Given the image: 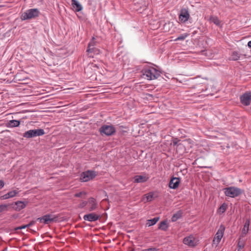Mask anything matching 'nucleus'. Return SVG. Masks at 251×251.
Returning a JSON list of instances; mask_svg holds the SVG:
<instances>
[{
	"label": "nucleus",
	"instance_id": "nucleus-30",
	"mask_svg": "<svg viewBox=\"0 0 251 251\" xmlns=\"http://www.w3.org/2000/svg\"><path fill=\"white\" fill-rule=\"evenodd\" d=\"M7 208V205L1 204L0 205V213L5 211Z\"/></svg>",
	"mask_w": 251,
	"mask_h": 251
},
{
	"label": "nucleus",
	"instance_id": "nucleus-31",
	"mask_svg": "<svg viewBox=\"0 0 251 251\" xmlns=\"http://www.w3.org/2000/svg\"><path fill=\"white\" fill-rule=\"evenodd\" d=\"M87 201H83L79 204L78 207L80 208H83L86 206L87 207Z\"/></svg>",
	"mask_w": 251,
	"mask_h": 251
},
{
	"label": "nucleus",
	"instance_id": "nucleus-23",
	"mask_svg": "<svg viewBox=\"0 0 251 251\" xmlns=\"http://www.w3.org/2000/svg\"><path fill=\"white\" fill-rule=\"evenodd\" d=\"M168 228V225L166 221H164L160 223L158 228L166 231Z\"/></svg>",
	"mask_w": 251,
	"mask_h": 251
},
{
	"label": "nucleus",
	"instance_id": "nucleus-18",
	"mask_svg": "<svg viewBox=\"0 0 251 251\" xmlns=\"http://www.w3.org/2000/svg\"><path fill=\"white\" fill-rule=\"evenodd\" d=\"M134 182L136 183L145 182L147 181L148 178L143 176H134Z\"/></svg>",
	"mask_w": 251,
	"mask_h": 251
},
{
	"label": "nucleus",
	"instance_id": "nucleus-11",
	"mask_svg": "<svg viewBox=\"0 0 251 251\" xmlns=\"http://www.w3.org/2000/svg\"><path fill=\"white\" fill-rule=\"evenodd\" d=\"M55 219V218L53 217L50 214H47L42 217L38 218L37 220L41 223H44L45 224H48Z\"/></svg>",
	"mask_w": 251,
	"mask_h": 251
},
{
	"label": "nucleus",
	"instance_id": "nucleus-26",
	"mask_svg": "<svg viewBox=\"0 0 251 251\" xmlns=\"http://www.w3.org/2000/svg\"><path fill=\"white\" fill-rule=\"evenodd\" d=\"M240 55L237 52H233L230 57V59L232 60H237L239 59Z\"/></svg>",
	"mask_w": 251,
	"mask_h": 251
},
{
	"label": "nucleus",
	"instance_id": "nucleus-38",
	"mask_svg": "<svg viewBox=\"0 0 251 251\" xmlns=\"http://www.w3.org/2000/svg\"><path fill=\"white\" fill-rule=\"evenodd\" d=\"M20 124V121L19 120H17V127H18Z\"/></svg>",
	"mask_w": 251,
	"mask_h": 251
},
{
	"label": "nucleus",
	"instance_id": "nucleus-10",
	"mask_svg": "<svg viewBox=\"0 0 251 251\" xmlns=\"http://www.w3.org/2000/svg\"><path fill=\"white\" fill-rule=\"evenodd\" d=\"M100 217V216L94 212L86 214L83 216V219L85 221L93 222L97 221Z\"/></svg>",
	"mask_w": 251,
	"mask_h": 251
},
{
	"label": "nucleus",
	"instance_id": "nucleus-28",
	"mask_svg": "<svg viewBox=\"0 0 251 251\" xmlns=\"http://www.w3.org/2000/svg\"><path fill=\"white\" fill-rule=\"evenodd\" d=\"M245 246V242L243 240H241L240 239L238 241V247L239 250H241L244 248Z\"/></svg>",
	"mask_w": 251,
	"mask_h": 251
},
{
	"label": "nucleus",
	"instance_id": "nucleus-19",
	"mask_svg": "<svg viewBox=\"0 0 251 251\" xmlns=\"http://www.w3.org/2000/svg\"><path fill=\"white\" fill-rule=\"evenodd\" d=\"M16 196V191H12L11 192H9V193H7L6 194H5L3 196H1L0 197V199L1 200H6L10 198H12Z\"/></svg>",
	"mask_w": 251,
	"mask_h": 251
},
{
	"label": "nucleus",
	"instance_id": "nucleus-25",
	"mask_svg": "<svg viewBox=\"0 0 251 251\" xmlns=\"http://www.w3.org/2000/svg\"><path fill=\"white\" fill-rule=\"evenodd\" d=\"M227 208V205L226 203H223L218 208V212L220 214L224 213Z\"/></svg>",
	"mask_w": 251,
	"mask_h": 251
},
{
	"label": "nucleus",
	"instance_id": "nucleus-35",
	"mask_svg": "<svg viewBox=\"0 0 251 251\" xmlns=\"http://www.w3.org/2000/svg\"><path fill=\"white\" fill-rule=\"evenodd\" d=\"M4 185V183L3 180H0V188H2Z\"/></svg>",
	"mask_w": 251,
	"mask_h": 251
},
{
	"label": "nucleus",
	"instance_id": "nucleus-21",
	"mask_svg": "<svg viewBox=\"0 0 251 251\" xmlns=\"http://www.w3.org/2000/svg\"><path fill=\"white\" fill-rule=\"evenodd\" d=\"M182 214V212L181 210L177 211L173 215L171 218L172 221L173 222L176 221L178 219L181 217Z\"/></svg>",
	"mask_w": 251,
	"mask_h": 251
},
{
	"label": "nucleus",
	"instance_id": "nucleus-16",
	"mask_svg": "<svg viewBox=\"0 0 251 251\" xmlns=\"http://www.w3.org/2000/svg\"><path fill=\"white\" fill-rule=\"evenodd\" d=\"M94 39L95 38L93 37L88 44V49L87 50V51L88 52L95 53L96 51H97V50H96L94 47L96 44Z\"/></svg>",
	"mask_w": 251,
	"mask_h": 251
},
{
	"label": "nucleus",
	"instance_id": "nucleus-14",
	"mask_svg": "<svg viewBox=\"0 0 251 251\" xmlns=\"http://www.w3.org/2000/svg\"><path fill=\"white\" fill-rule=\"evenodd\" d=\"M180 183V179L178 177H173L169 183V187L171 189H176Z\"/></svg>",
	"mask_w": 251,
	"mask_h": 251
},
{
	"label": "nucleus",
	"instance_id": "nucleus-27",
	"mask_svg": "<svg viewBox=\"0 0 251 251\" xmlns=\"http://www.w3.org/2000/svg\"><path fill=\"white\" fill-rule=\"evenodd\" d=\"M188 34L185 33L183 34H181L178 36L176 39L175 41H182L184 40L187 36Z\"/></svg>",
	"mask_w": 251,
	"mask_h": 251
},
{
	"label": "nucleus",
	"instance_id": "nucleus-4",
	"mask_svg": "<svg viewBox=\"0 0 251 251\" xmlns=\"http://www.w3.org/2000/svg\"><path fill=\"white\" fill-rule=\"evenodd\" d=\"M40 12L37 8L30 9L26 10L22 15L23 20L30 19L37 17Z\"/></svg>",
	"mask_w": 251,
	"mask_h": 251
},
{
	"label": "nucleus",
	"instance_id": "nucleus-33",
	"mask_svg": "<svg viewBox=\"0 0 251 251\" xmlns=\"http://www.w3.org/2000/svg\"><path fill=\"white\" fill-rule=\"evenodd\" d=\"M142 251H158L157 250H156L155 248H149L148 249L144 250Z\"/></svg>",
	"mask_w": 251,
	"mask_h": 251
},
{
	"label": "nucleus",
	"instance_id": "nucleus-8",
	"mask_svg": "<svg viewBox=\"0 0 251 251\" xmlns=\"http://www.w3.org/2000/svg\"><path fill=\"white\" fill-rule=\"evenodd\" d=\"M241 103L245 105H249L251 102V92L245 93L240 97Z\"/></svg>",
	"mask_w": 251,
	"mask_h": 251
},
{
	"label": "nucleus",
	"instance_id": "nucleus-36",
	"mask_svg": "<svg viewBox=\"0 0 251 251\" xmlns=\"http://www.w3.org/2000/svg\"><path fill=\"white\" fill-rule=\"evenodd\" d=\"M177 144V141L176 140H174L173 142V145L175 146H176Z\"/></svg>",
	"mask_w": 251,
	"mask_h": 251
},
{
	"label": "nucleus",
	"instance_id": "nucleus-13",
	"mask_svg": "<svg viewBox=\"0 0 251 251\" xmlns=\"http://www.w3.org/2000/svg\"><path fill=\"white\" fill-rule=\"evenodd\" d=\"M189 16V13L187 10L182 9L179 14V19L182 23H185L188 20Z\"/></svg>",
	"mask_w": 251,
	"mask_h": 251
},
{
	"label": "nucleus",
	"instance_id": "nucleus-9",
	"mask_svg": "<svg viewBox=\"0 0 251 251\" xmlns=\"http://www.w3.org/2000/svg\"><path fill=\"white\" fill-rule=\"evenodd\" d=\"M225 230V227L221 226H220L219 229L218 230L217 232L216 233L215 236L213 239L214 243L216 242V243L217 244H218L220 242V241L223 236V234H224Z\"/></svg>",
	"mask_w": 251,
	"mask_h": 251
},
{
	"label": "nucleus",
	"instance_id": "nucleus-20",
	"mask_svg": "<svg viewBox=\"0 0 251 251\" xmlns=\"http://www.w3.org/2000/svg\"><path fill=\"white\" fill-rule=\"evenodd\" d=\"M27 202L26 201H17V211L21 210L24 208L27 205Z\"/></svg>",
	"mask_w": 251,
	"mask_h": 251
},
{
	"label": "nucleus",
	"instance_id": "nucleus-39",
	"mask_svg": "<svg viewBox=\"0 0 251 251\" xmlns=\"http://www.w3.org/2000/svg\"><path fill=\"white\" fill-rule=\"evenodd\" d=\"M244 233L245 234H246V230H244Z\"/></svg>",
	"mask_w": 251,
	"mask_h": 251
},
{
	"label": "nucleus",
	"instance_id": "nucleus-17",
	"mask_svg": "<svg viewBox=\"0 0 251 251\" xmlns=\"http://www.w3.org/2000/svg\"><path fill=\"white\" fill-rule=\"evenodd\" d=\"M154 198V193L150 192L145 195L142 199V201L146 202L147 201H151Z\"/></svg>",
	"mask_w": 251,
	"mask_h": 251
},
{
	"label": "nucleus",
	"instance_id": "nucleus-24",
	"mask_svg": "<svg viewBox=\"0 0 251 251\" xmlns=\"http://www.w3.org/2000/svg\"><path fill=\"white\" fill-rule=\"evenodd\" d=\"M159 217H154L153 219L148 220L147 221V225L149 226H151L155 225L159 220Z\"/></svg>",
	"mask_w": 251,
	"mask_h": 251
},
{
	"label": "nucleus",
	"instance_id": "nucleus-34",
	"mask_svg": "<svg viewBox=\"0 0 251 251\" xmlns=\"http://www.w3.org/2000/svg\"><path fill=\"white\" fill-rule=\"evenodd\" d=\"M10 122L11 123L12 126H16V120H11Z\"/></svg>",
	"mask_w": 251,
	"mask_h": 251
},
{
	"label": "nucleus",
	"instance_id": "nucleus-37",
	"mask_svg": "<svg viewBox=\"0 0 251 251\" xmlns=\"http://www.w3.org/2000/svg\"><path fill=\"white\" fill-rule=\"evenodd\" d=\"M248 46L249 48H251V41H250L248 43Z\"/></svg>",
	"mask_w": 251,
	"mask_h": 251
},
{
	"label": "nucleus",
	"instance_id": "nucleus-29",
	"mask_svg": "<svg viewBox=\"0 0 251 251\" xmlns=\"http://www.w3.org/2000/svg\"><path fill=\"white\" fill-rule=\"evenodd\" d=\"M86 193L84 191L80 192L79 193H75V197H82L83 196H86Z\"/></svg>",
	"mask_w": 251,
	"mask_h": 251
},
{
	"label": "nucleus",
	"instance_id": "nucleus-3",
	"mask_svg": "<svg viewBox=\"0 0 251 251\" xmlns=\"http://www.w3.org/2000/svg\"><path fill=\"white\" fill-rule=\"evenodd\" d=\"M45 134L44 129L38 128L35 129H31L25 132L23 136L26 138H31L37 136H40Z\"/></svg>",
	"mask_w": 251,
	"mask_h": 251
},
{
	"label": "nucleus",
	"instance_id": "nucleus-1",
	"mask_svg": "<svg viewBox=\"0 0 251 251\" xmlns=\"http://www.w3.org/2000/svg\"><path fill=\"white\" fill-rule=\"evenodd\" d=\"M143 75L148 80L157 79L160 75V71L151 65H146L142 70Z\"/></svg>",
	"mask_w": 251,
	"mask_h": 251
},
{
	"label": "nucleus",
	"instance_id": "nucleus-22",
	"mask_svg": "<svg viewBox=\"0 0 251 251\" xmlns=\"http://www.w3.org/2000/svg\"><path fill=\"white\" fill-rule=\"evenodd\" d=\"M209 21L211 23H214L216 25H220V21L217 16H210Z\"/></svg>",
	"mask_w": 251,
	"mask_h": 251
},
{
	"label": "nucleus",
	"instance_id": "nucleus-7",
	"mask_svg": "<svg viewBox=\"0 0 251 251\" xmlns=\"http://www.w3.org/2000/svg\"><path fill=\"white\" fill-rule=\"evenodd\" d=\"M98 207L99 204L96 199L91 197L88 200L87 208L89 211L96 210Z\"/></svg>",
	"mask_w": 251,
	"mask_h": 251
},
{
	"label": "nucleus",
	"instance_id": "nucleus-2",
	"mask_svg": "<svg viewBox=\"0 0 251 251\" xmlns=\"http://www.w3.org/2000/svg\"><path fill=\"white\" fill-rule=\"evenodd\" d=\"M223 190L226 197L232 198L237 197L243 193V190L235 186L226 187Z\"/></svg>",
	"mask_w": 251,
	"mask_h": 251
},
{
	"label": "nucleus",
	"instance_id": "nucleus-15",
	"mask_svg": "<svg viewBox=\"0 0 251 251\" xmlns=\"http://www.w3.org/2000/svg\"><path fill=\"white\" fill-rule=\"evenodd\" d=\"M71 1L72 5L75 11L79 12L82 10L83 6L77 0H71Z\"/></svg>",
	"mask_w": 251,
	"mask_h": 251
},
{
	"label": "nucleus",
	"instance_id": "nucleus-32",
	"mask_svg": "<svg viewBox=\"0 0 251 251\" xmlns=\"http://www.w3.org/2000/svg\"><path fill=\"white\" fill-rule=\"evenodd\" d=\"M28 226H29V225H24V226H18V227L17 226L16 229H17V230H18L19 229H24Z\"/></svg>",
	"mask_w": 251,
	"mask_h": 251
},
{
	"label": "nucleus",
	"instance_id": "nucleus-6",
	"mask_svg": "<svg viewBox=\"0 0 251 251\" xmlns=\"http://www.w3.org/2000/svg\"><path fill=\"white\" fill-rule=\"evenodd\" d=\"M100 131L102 135L110 136L115 132V128L112 126L104 125L100 128Z\"/></svg>",
	"mask_w": 251,
	"mask_h": 251
},
{
	"label": "nucleus",
	"instance_id": "nucleus-5",
	"mask_svg": "<svg viewBox=\"0 0 251 251\" xmlns=\"http://www.w3.org/2000/svg\"><path fill=\"white\" fill-rule=\"evenodd\" d=\"M97 175L96 171L88 170L83 172L80 177L82 181L87 182L94 178Z\"/></svg>",
	"mask_w": 251,
	"mask_h": 251
},
{
	"label": "nucleus",
	"instance_id": "nucleus-12",
	"mask_svg": "<svg viewBox=\"0 0 251 251\" xmlns=\"http://www.w3.org/2000/svg\"><path fill=\"white\" fill-rule=\"evenodd\" d=\"M183 243L184 244L190 247H194L197 245V241L192 235L184 238L183 239Z\"/></svg>",
	"mask_w": 251,
	"mask_h": 251
}]
</instances>
